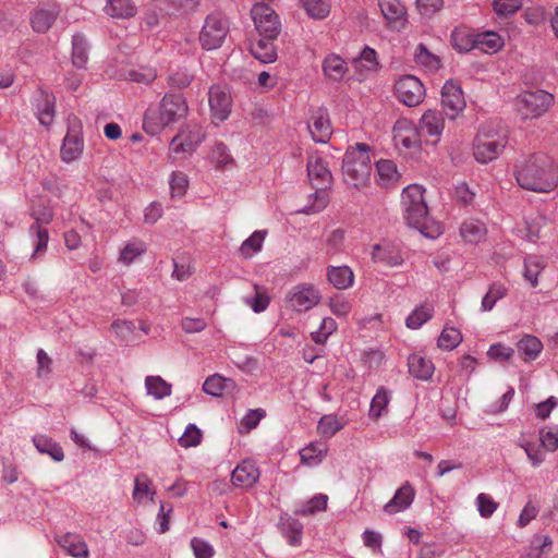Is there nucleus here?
<instances>
[{"mask_svg": "<svg viewBox=\"0 0 558 558\" xmlns=\"http://www.w3.org/2000/svg\"><path fill=\"white\" fill-rule=\"evenodd\" d=\"M518 184L529 191L547 193L558 184V167L546 154H534L515 166Z\"/></svg>", "mask_w": 558, "mask_h": 558, "instance_id": "obj_1", "label": "nucleus"}, {"mask_svg": "<svg viewBox=\"0 0 558 558\" xmlns=\"http://www.w3.org/2000/svg\"><path fill=\"white\" fill-rule=\"evenodd\" d=\"M185 99L178 94H167L156 107H149L143 120V128L150 135L158 134L167 125L177 122L187 114Z\"/></svg>", "mask_w": 558, "mask_h": 558, "instance_id": "obj_2", "label": "nucleus"}, {"mask_svg": "<svg viewBox=\"0 0 558 558\" xmlns=\"http://www.w3.org/2000/svg\"><path fill=\"white\" fill-rule=\"evenodd\" d=\"M369 146L364 143L356 144L348 149L342 163L343 178L347 184L360 189L367 184L372 173Z\"/></svg>", "mask_w": 558, "mask_h": 558, "instance_id": "obj_3", "label": "nucleus"}, {"mask_svg": "<svg viewBox=\"0 0 558 558\" xmlns=\"http://www.w3.org/2000/svg\"><path fill=\"white\" fill-rule=\"evenodd\" d=\"M507 145V134L494 123H486L478 130L473 142L474 158L481 163L496 159Z\"/></svg>", "mask_w": 558, "mask_h": 558, "instance_id": "obj_4", "label": "nucleus"}, {"mask_svg": "<svg viewBox=\"0 0 558 558\" xmlns=\"http://www.w3.org/2000/svg\"><path fill=\"white\" fill-rule=\"evenodd\" d=\"M401 206L407 223L425 233V235L432 236L425 232L428 222V208L424 199V187L418 184H411L403 189Z\"/></svg>", "mask_w": 558, "mask_h": 558, "instance_id": "obj_5", "label": "nucleus"}, {"mask_svg": "<svg viewBox=\"0 0 558 558\" xmlns=\"http://www.w3.org/2000/svg\"><path fill=\"white\" fill-rule=\"evenodd\" d=\"M554 104V96L543 89L527 90L514 99L517 114L522 121L542 117Z\"/></svg>", "mask_w": 558, "mask_h": 558, "instance_id": "obj_6", "label": "nucleus"}, {"mask_svg": "<svg viewBox=\"0 0 558 558\" xmlns=\"http://www.w3.org/2000/svg\"><path fill=\"white\" fill-rule=\"evenodd\" d=\"M229 33V22L221 12H213L205 19L199 43L205 50H214L223 44Z\"/></svg>", "mask_w": 558, "mask_h": 558, "instance_id": "obj_7", "label": "nucleus"}, {"mask_svg": "<svg viewBox=\"0 0 558 558\" xmlns=\"http://www.w3.org/2000/svg\"><path fill=\"white\" fill-rule=\"evenodd\" d=\"M205 133L198 124H187L171 140L168 154L170 163H174L173 154L192 155L203 142Z\"/></svg>", "mask_w": 558, "mask_h": 558, "instance_id": "obj_8", "label": "nucleus"}, {"mask_svg": "<svg viewBox=\"0 0 558 558\" xmlns=\"http://www.w3.org/2000/svg\"><path fill=\"white\" fill-rule=\"evenodd\" d=\"M256 31L259 36L277 38L281 31V23L276 12L263 2H256L251 10Z\"/></svg>", "mask_w": 558, "mask_h": 558, "instance_id": "obj_9", "label": "nucleus"}, {"mask_svg": "<svg viewBox=\"0 0 558 558\" xmlns=\"http://www.w3.org/2000/svg\"><path fill=\"white\" fill-rule=\"evenodd\" d=\"M319 291L312 284H298L287 294L286 301L290 308L295 312H307L320 301Z\"/></svg>", "mask_w": 558, "mask_h": 558, "instance_id": "obj_10", "label": "nucleus"}, {"mask_svg": "<svg viewBox=\"0 0 558 558\" xmlns=\"http://www.w3.org/2000/svg\"><path fill=\"white\" fill-rule=\"evenodd\" d=\"M395 92L397 98L408 107H416L425 98L424 85L413 75L399 78L395 84Z\"/></svg>", "mask_w": 558, "mask_h": 558, "instance_id": "obj_11", "label": "nucleus"}, {"mask_svg": "<svg viewBox=\"0 0 558 558\" xmlns=\"http://www.w3.org/2000/svg\"><path fill=\"white\" fill-rule=\"evenodd\" d=\"M84 150L82 125L77 119L69 122L68 132L61 146V159L64 162L76 160Z\"/></svg>", "mask_w": 558, "mask_h": 558, "instance_id": "obj_12", "label": "nucleus"}, {"mask_svg": "<svg viewBox=\"0 0 558 558\" xmlns=\"http://www.w3.org/2000/svg\"><path fill=\"white\" fill-rule=\"evenodd\" d=\"M445 130V119L438 110H427L423 113L418 123L421 140L432 145L440 142L441 134Z\"/></svg>", "mask_w": 558, "mask_h": 558, "instance_id": "obj_13", "label": "nucleus"}, {"mask_svg": "<svg viewBox=\"0 0 558 558\" xmlns=\"http://www.w3.org/2000/svg\"><path fill=\"white\" fill-rule=\"evenodd\" d=\"M307 175L316 190H328L332 185V174L327 161L317 154L307 159Z\"/></svg>", "mask_w": 558, "mask_h": 558, "instance_id": "obj_14", "label": "nucleus"}, {"mask_svg": "<svg viewBox=\"0 0 558 558\" xmlns=\"http://www.w3.org/2000/svg\"><path fill=\"white\" fill-rule=\"evenodd\" d=\"M208 101L213 120L215 122H223L231 112L230 90L223 86H213L208 92Z\"/></svg>", "mask_w": 558, "mask_h": 558, "instance_id": "obj_15", "label": "nucleus"}, {"mask_svg": "<svg viewBox=\"0 0 558 558\" xmlns=\"http://www.w3.org/2000/svg\"><path fill=\"white\" fill-rule=\"evenodd\" d=\"M393 142L397 147L405 149L416 148L421 144L418 126L412 121L402 118L397 120L392 129Z\"/></svg>", "mask_w": 558, "mask_h": 558, "instance_id": "obj_16", "label": "nucleus"}, {"mask_svg": "<svg viewBox=\"0 0 558 558\" xmlns=\"http://www.w3.org/2000/svg\"><path fill=\"white\" fill-rule=\"evenodd\" d=\"M307 129L316 143H327L332 134L328 111L324 108L315 109L307 122Z\"/></svg>", "mask_w": 558, "mask_h": 558, "instance_id": "obj_17", "label": "nucleus"}, {"mask_svg": "<svg viewBox=\"0 0 558 558\" xmlns=\"http://www.w3.org/2000/svg\"><path fill=\"white\" fill-rule=\"evenodd\" d=\"M59 14L60 8L57 4H43L37 7L29 14L33 31L39 34L47 33L54 24Z\"/></svg>", "mask_w": 558, "mask_h": 558, "instance_id": "obj_18", "label": "nucleus"}, {"mask_svg": "<svg viewBox=\"0 0 558 558\" xmlns=\"http://www.w3.org/2000/svg\"><path fill=\"white\" fill-rule=\"evenodd\" d=\"M441 104L449 111L447 114L450 119H454L465 108V99L459 84L453 81L445 83L441 90Z\"/></svg>", "mask_w": 558, "mask_h": 558, "instance_id": "obj_19", "label": "nucleus"}, {"mask_svg": "<svg viewBox=\"0 0 558 558\" xmlns=\"http://www.w3.org/2000/svg\"><path fill=\"white\" fill-rule=\"evenodd\" d=\"M260 476L254 462L244 460L231 473V483L234 487L251 488Z\"/></svg>", "mask_w": 558, "mask_h": 558, "instance_id": "obj_20", "label": "nucleus"}, {"mask_svg": "<svg viewBox=\"0 0 558 558\" xmlns=\"http://www.w3.org/2000/svg\"><path fill=\"white\" fill-rule=\"evenodd\" d=\"M372 259L375 263H383L387 266H399L403 263L398 245L391 242L377 243L372 247Z\"/></svg>", "mask_w": 558, "mask_h": 558, "instance_id": "obj_21", "label": "nucleus"}, {"mask_svg": "<svg viewBox=\"0 0 558 558\" xmlns=\"http://www.w3.org/2000/svg\"><path fill=\"white\" fill-rule=\"evenodd\" d=\"M415 490L409 482H405L396 493L392 499L385 505V512L395 514L407 510L413 502Z\"/></svg>", "mask_w": 558, "mask_h": 558, "instance_id": "obj_22", "label": "nucleus"}, {"mask_svg": "<svg viewBox=\"0 0 558 558\" xmlns=\"http://www.w3.org/2000/svg\"><path fill=\"white\" fill-rule=\"evenodd\" d=\"M59 546L74 558H89V550L83 538L75 533H65L56 538Z\"/></svg>", "mask_w": 558, "mask_h": 558, "instance_id": "obj_23", "label": "nucleus"}, {"mask_svg": "<svg viewBox=\"0 0 558 558\" xmlns=\"http://www.w3.org/2000/svg\"><path fill=\"white\" fill-rule=\"evenodd\" d=\"M409 373L416 379L427 381L432 378L435 366L429 359L421 353H412L408 357Z\"/></svg>", "mask_w": 558, "mask_h": 558, "instance_id": "obj_24", "label": "nucleus"}, {"mask_svg": "<svg viewBox=\"0 0 558 558\" xmlns=\"http://www.w3.org/2000/svg\"><path fill=\"white\" fill-rule=\"evenodd\" d=\"M32 441L39 453L49 456L56 462L64 460L62 447L49 436L37 434L33 436Z\"/></svg>", "mask_w": 558, "mask_h": 558, "instance_id": "obj_25", "label": "nucleus"}, {"mask_svg": "<svg viewBox=\"0 0 558 558\" xmlns=\"http://www.w3.org/2000/svg\"><path fill=\"white\" fill-rule=\"evenodd\" d=\"M277 38H266L260 36L259 39L253 41L250 46V51L253 57L262 63H271L277 59V50L274 46V40Z\"/></svg>", "mask_w": 558, "mask_h": 558, "instance_id": "obj_26", "label": "nucleus"}, {"mask_svg": "<svg viewBox=\"0 0 558 558\" xmlns=\"http://www.w3.org/2000/svg\"><path fill=\"white\" fill-rule=\"evenodd\" d=\"M327 278L338 290L349 289L354 282V274L349 266H329Z\"/></svg>", "mask_w": 558, "mask_h": 558, "instance_id": "obj_27", "label": "nucleus"}, {"mask_svg": "<svg viewBox=\"0 0 558 558\" xmlns=\"http://www.w3.org/2000/svg\"><path fill=\"white\" fill-rule=\"evenodd\" d=\"M35 109L40 124L50 125L54 118V97L41 92L36 98Z\"/></svg>", "mask_w": 558, "mask_h": 558, "instance_id": "obj_28", "label": "nucleus"}, {"mask_svg": "<svg viewBox=\"0 0 558 558\" xmlns=\"http://www.w3.org/2000/svg\"><path fill=\"white\" fill-rule=\"evenodd\" d=\"M28 234L34 242L31 260H36L47 252L49 232L46 227L39 226L38 223H32L28 229Z\"/></svg>", "mask_w": 558, "mask_h": 558, "instance_id": "obj_29", "label": "nucleus"}, {"mask_svg": "<svg viewBox=\"0 0 558 558\" xmlns=\"http://www.w3.org/2000/svg\"><path fill=\"white\" fill-rule=\"evenodd\" d=\"M146 251L147 245L144 241L136 238L131 239L121 248L118 260L119 263L129 266L143 256Z\"/></svg>", "mask_w": 558, "mask_h": 558, "instance_id": "obj_30", "label": "nucleus"}, {"mask_svg": "<svg viewBox=\"0 0 558 558\" xmlns=\"http://www.w3.org/2000/svg\"><path fill=\"white\" fill-rule=\"evenodd\" d=\"M235 388V383L231 378L214 374L206 378L203 384V391L213 397H220L225 391H231Z\"/></svg>", "mask_w": 558, "mask_h": 558, "instance_id": "obj_31", "label": "nucleus"}, {"mask_svg": "<svg viewBox=\"0 0 558 558\" xmlns=\"http://www.w3.org/2000/svg\"><path fill=\"white\" fill-rule=\"evenodd\" d=\"M156 490L151 487V481L145 473H140L134 478L133 500L137 504H144L147 500L153 501Z\"/></svg>", "mask_w": 558, "mask_h": 558, "instance_id": "obj_32", "label": "nucleus"}, {"mask_svg": "<svg viewBox=\"0 0 558 558\" xmlns=\"http://www.w3.org/2000/svg\"><path fill=\"white\" fill-rule=\"evenodd\" d=\"M104 11L111 17L128 19L134 16L137 9L132 0H107Z\"/></svg>", "mask_w": 558, "mask_h": 558, "instance_id": "obj_33", "label": "nucleus"}, {"mask_svg": "<svg viewBox=\"0 0 558 558\" xmlns=\"http://www.w3.org/2000/svg\"><path fill=\"white\" fill-rule=\"evenodd\" d=\"M487 229L484 222L477 219H468L460 227L461 236L470 243H478L485 239Z\"/></svg>", "mask_w": 558, "mask_h": 558, "instance_id": "obj_34", "label": "nucleus"}, {"mask_svg": "<svg viewBox=\"0 0 558 558\" xmlns=\"http://www.w3.org/2000/svg\"><path fill=\"white\" fill-rule=\"evenodd\" d=\"M542 350L543 343L535 336L526 335L518 342V351L525 362L535 361Z\"/></svg>", "mask_w": 558, "mask_h": 558, "instance_id": "obj_35", "label": "nucleus"}, {"mask_svg": "<svg viewBox=\"0 0 558 558\" xmlns=\"http://www.w3.org/2000/svg\"><path fill=\"white\" fill-rule=\"evenodd\" d=\"M327 446L323 442H313L300 450L301 462L307 466L318 465L327 454Z\"/></svg>", "mask_w": 558, "mask_h": 558, "instance_id": "obj_36", "label": "nucleus"}, {"mask_svg": "<svg viewBox=\"0 0 558 558\" xmlns=\"http://www.w3.org/2000/svg\"><path fill=\"white\" fill-rule=\"evenodd\" d=\"M301 7L306 12L308 17L313 20H325L331 11V3L329 0H299Z\"/></svg>", "mask_w": 558, "mask_h": 558, "instance_id": "obj_37", "label": "nucleus"}, {"mask_svg": "<svg viewBox=\"0 0 558 558\" xmlns=\"http://www.w3.org/2000/svg\"><path fill=\"white\" fill-rule=\"evenodd\" d=\"M451 45L458 52H469L475 49L476 35L464 28H456L451 33Z\"/></svg>", "mask_w": 558, "mask_h": 558, "instance_id": "obj_38", "label": "nucleus"}, {"mask_svg": "<svg viewBox=\"0 0 558 558\" xmlns=\"http://www.w3.org/2000/svg\"><path fill=\"white\" fill-rule=\"evenodd\" d=\"M145 388L147 393L156 400L169 397L172 392V386L160 376H147L145 378Z\"/></svg>", "mask_w": 558, "mask_h": 558, "instance_id": "obj_39", "label": "nucleus"}, {"mask_svg": "<svg viewBox=\"0 0 558 558\" xmlns=\"http://www.w3.org/2000/svg\"><path fill=\"white\" fill-rule=\"evenodd\" d=\"M281 531L291 546L300 545L303 534V525L298 519L291 517L282 518Z\"/></svg>", "mask_w": 558, "mask_h": 558, "instance_id": "obj_40", "label": "nucleus"}, {"mask_svg": "<svg viewBox=\"0 0 558 558\" xmlns=\"http://www.w3.org/2000/svg\"><path fill=\"white\" fill-rule=\"evenodd\" d=\"M88 43L84 35L75 34L72 38V62L76 68H84L88 60Z\"/></svg>", "mask_w": 558, "mask_h": 558, "instance_id": "obj_41", "label": "nucleus"}, {"mask_svg": "<svg viewBox=\"0 0 558 558\" xmlns=\"http://www.w3.org/2000/svg\"><path fill=\"white\" fill-rule=\"evenodd\" d=\"M378 183L383 186H389L399 180L397 166L392 160L381 159L376 162Z\"/></svg>", "mask_w": 558, "mask_h": 558, "instance_id": "obj_42", "label": "nucleus"}, {"mask_svg": "<svg viewBox=\"0 0 558 558\" xmlns=\"http://www.w3.org/2000/svg\"><path fill=\"white\" fill-rule=\"evenodd\" d=\"M323 70L328 78L332 81H340L347 72V65L342 58L336 54H330L325 58Z\"/></svg>", "mask_w": 558, "mask_h": 558, "instance_id": "obj_43", "label": "nucleus"}, {"mask_svg": "<svg viewBox=\"0 0 558 558\" xmlns=\"http://www.w3.org/2000/svg\"><path fill=\"white\" fill-rule=\"evenodd\" d=\"M434 308L430 304H422L415 307L405 319V326L410 329H418L433 316Z\"/></svg>", "mask_w": 558, "mask_h": 558, "instance_id": "obj_44", "label": "nucleus"}, {"mask_svg": "<svg viewBox=\"0 0 558 558\" xmlns=\"http://www.w3.org/2000/svg\"><path fill=\"white\" fill-rule=\"evenodd\" d=\"M504 45L501 37L494 32H486L476 35L475 49H480L485 53H494Z\"/></svg>", "mask_w": 558, "mask_h": 558, "instance_id": "obj_45", "label": "nucleus"}, {"mask_svg": "<svg viewBox=\"0 0 558 558\" xmlns=\"http://www.w3.org/2000/svg\"><path fill=\"white\" fill-rule=\"evenodd\" d=\"M266 236V231H254L240 246V254L244 258H250L254 254L258 253L262 247Z\"/></svg>", "mask_w": 558, "mask_h": 558, "instance_id": "obj_46", "label": "nucleus"}, {"mask_svg": "<svg viewBox=\"0 0 558 558\" xmlns=\"http://www.w3.org/2000/svg\"><path fill=\"white\" fill-rule=\"evenodd\" d=\"M379 8L386 20L401 21L405 16V7L400 0H379Z\"/></svg>", "mask_w": 558, "mask_h": 558, "instance_id": "obj_47", "label": "nucleus"}, {"mask_svg": "<svg viewBox=\"0 0 558 558\" xmlns=\"http://www.w3.org/2000/svg\"><path fill=\"white\" fill-rule=\"evenodd\" d=\"M414 60L417 64L430 71H436L440 66V59L430 52L424 44H420L415 48Z\"/></svg>", "mask_w": 558, "mask_h": 558, "instance_id": "obj_48", "label": "nucleus"}, {"mask_svg": "<svg viewBox=\"0 0 558 558\" xmlns=\"http://www.w3.org/2000/svg\"><path fill=\"white\" fill-rule=\"evenodd\" d=\"M326 190H316L315 193L308 196V204L303 207L300 213L305 215L318 214L325 209L329 203V197Z\"/></svg>", "mask_w": 558, "mask_h": 558, "instance_id": "obj_49", "label": "nucleus"}, {"mask_svg": "<svg viewBox=\"0 0 558 558\" xmlns=\"http://www.w3.org/2000/svg\"><path fill=\"white\" fill-rule=\"evenodd\" d=\"M389 401L390 398L388 390L384 387H380L372 399L368 412L369 417L374 420L379 418L384 411L387 409Z\"/></svg>", "mask_w": 558, "mask_h": 558, "instance_id": "obj_50", "label": "nucleus"}, {"mask_svg": "<svg viewBox=\"0 0 558 558\" xmlns=\"http://www.w3.org/2000/svg\"><path fill=\"white\" fill-rule=\"evenodd\" d=\"M462 341V335L460 330L453 327H445L438 338V347L441 350H453Z\"/></svg>", "mask_w": 558, "mask_h": 558, "instance_id": "obj_51", "label": "nucleus"}, {"mask_svg": "<svg viewBox=\"0 0 558 558\" xmlns=\"http://www.w3.org/2000/svg\"><path fill=\"white\" fill-rule=\"evenodd\" d=\"M544 268L543 260L537 256H529L524 259L523 276L533 287L537 284V278Z\"/></svg>", "mask_w": 558, "mask_h": 558, "instance_id": "obj_52", "label": "nucleus"}, {"mask_svg": "<svg viewBox=\"0 0 558 558\" xmlns=\"http://www.w3.org/2000/svg\"><path fill=\"white\" fill-rule=\"evenodd\" d=\"M345 234L342 229L332 230L326 239V253L336 255L344 250Z\"/></svg>", "mask_w": 558, "mask_h": 558, "instance_id": "obj_53", "label": "nucleus"}, {"mask_svg": "<svg viewBox=\"0 0 558 558\" xmlns=\"http://www.w3.org/2000/svg\"><path fill=\"white\" fill-rule=\"evenodd\" d=\"M507 289L505 286L494 283L489 287L487 293L482 299V311H492L498 300L506 295Z\"/></svg>", "mask_w": 558, "mask_h": 558, "instance_id": "obj_54", "label": "nucleus"}, {"mask_svg": "<svg viewBox=\"0 0 558 558\" xmlns=\"http://www.w3.org/2000/svg\"><path fill=\"white\" fill-rule=\"evenodd\" d=\"M255 295L245 296L243 299L244 303L250 306L255 313L264 312L269 305V296L266 294L264 290H262L257 284H254Z\"/></svg>", "mask_w": 558, "mask_h": 558, "instance_id": "obj_55", "label": "nucleus"}, {"mask_svg": "<svg viewBox=\"0 0 558 558\" xmlns=\"http://www.w3.org/2000/svg\"><path fill=\"white\" fill-rule=\"evenodd\" d=\"M337 330V323L331 317H325L318 330L312 332L311 337L313 341L317 344H324L328 337Z\"/></svg>", "mask_w": 558, "mask_h": 558, "instance_id": "obj_56", "label": "nucleus"}, {"mask_svg": "<svg viewBox=\"0 0 558 558\" xmlns=\"http://www.w3.org/2000/svg\"><path fill=\"white\" fill-rule=\"evenodd\" d=\"M341 428H343V424L332 414L322 416L317 426L319 434L327 437L333 436Z\"/></svg>", "mask_w": 558, "mask_h": 558, "instance_id": "obj_57", "label": "nucleus"}, {"mask_svg": "<svg viewBox=\"0 0 558 558\" xmlns=\"http://www.w3.org/2000/svg\"><path fill=\"white\" fill-rule=\"evenodd\" d=\"M476 507L483 518H490L493 513L498 509V502H496L489 495L481 493L476 497Z\"/></svg>", "mask_w": 558, "mask_h": 558, "instance_id": "obj_58", "label": "nucleus"}, {"mask_svg": "<svg viewBox=\"0 0 558 558\" xmlns=\"http://www.w3.org/2000/svg\"><path fill=\"white\" fill-rule=\"evenodd\" d=\"M169 185L173 197L183 196L189 186L187 177L183 172L173 171L170 175Z\"/></svg>", "mask_w": 558, "mask_h": 558, "instance_id": "obj_59", "label": "nucleus"}, {"mask_svg": "<svg viewBox=\"0 0 558 558\" xmlns=\"http://www.w3.org/2000/svg\"><path fill=\"white\" fill-rule=\"evenodd\" d=\"M210 158L217 167H226L233 162V158L223 143H218L214 146Z\"/></svg>", "mask_w": 558, "mask_h": 558, "instance_id": "obj_60", "label": "nucleus"}, {"mask_svg": "<svg viewBox=\"0 0 558 558\" xmlns=\"http://www.w3.org/2000/svg\"><path fill=\"white\" fill-rule=\"evenodd\" d=\"M355 63L359 68H363L366 71L377 70L378 62L376 51L369 47H365L362 50L360 58L355 60Z\"/></svg>", "mask_w": 558, "mask_h": 558, "instance_id": "obj_61", "label": "nucleus"}, {"mask_svg": "<svg viewBox=\"0 0 558 558\" xmlns=\"http://www.w3.org/2000/svg\"><path fill=\"white\" fill-rule=\"evenodd\" d=\"M168 82L174 88H184L192 82V75L186 69L179 68L170 72Z\"/></svg>", "mask_w": 558, "mask_h": 558, "instance_id": "obj_62", "label": "nucleus"}, {"mask_svg": "<svg viewBox=\"0 0 558 558\" xmlns=\"http://www.w3.org/2000/svg\"><path fill=\"white\" fill-rule=\"evenodd\" d=\"M201 440V430L194 424H190L187 425L184 434L180 437L179 442L182 447L189 448L199 445Z\"/></svg>", "mask_w": 558, "mask_h": 558, "instance_id": "obj_63", "label": "nucleus"}, {"mask_svg": "<svg viewBox=\"0 0 558 558\" xmlns=\"http://www.w3.org/2000/svg\"><path fill=\"white\" fill-rule=\"evenodd\" d=\"M539 440L542 446L548 451H556L558 449V432L553 428L539 429Z\"/></svg>", "mask_w": 558, "mask_h": 558, "instance_id": "obj_64", "label": "nucleus"}]
</instances>
